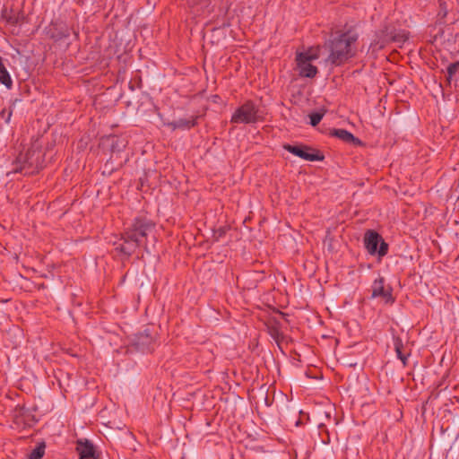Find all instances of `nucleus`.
Masks as SVG:
<instances>
[{
    "label": "nucleus",
    "mask_w": 459,
    "mask_h": 459,
    "mask_svg": "<svg viewBox=\"0 0 459 459\" xmlns=\"http://www.w3.org/2000/svg\"><path fill=\"white\" fill-rule=\"evenodd\" d=\"M123 240V243L117 247V250H118L121 254L126 256H130L131 255L135 253V251L139 247H142L140 246V244L137 243V240H134L131 238H127V236H126V233L124 234Z\"/></svg>",
    "instance_id": "obj_9"
},
{
    "label": "nucleus",
    "mask_w": 459,
    "mask_h": 459,
    "mask_svg": "<svg viewBox=\"0 0 459 459\" xmlns=\"http://www.w3.org/2000/svg\"><path fill=\"white\" fill-rule=\"evenodd\" d=\"M195 126L194 120L179 119L169 124V126L175 129H189Z\"/></svg>",
    "instance_id": "obj_14"
},
{
    "label": "nucleus",
    "mask_w": 459,
    "mask_h": 459,
    "mask_svg": "<svg viewBox=\"0 0 459 459\" xmlns=\"http://www.w3.org/2000/svg\"><path fill=\"white\" fill-rule=\"evenodd\" d=\"M283 148L293 155L305 160L316 161L322 160L324 159L318 152H312V149L307 146L285 144Z\"/></svg>",
    "instance_id": "obj_6"
},
{
    "label": "nucleus",
    "mask_w": 459,
    "mask_h": 459,
    "mask_svg": "<svg viewBox=\"0 0 459 459\" xmlns=\"http://www.w3.org/2000/svg\"><path fill=\"white\" fill-rule=\"evenodd\" d=\"M384 283L385 281L382 277H379L374 281L372 284V297H381L385 301H389L392 299L391 290L389 288H385Z\"/></svg>",
    "instance_id": "obj_8"
},
{
    "label": "nucleus",
    "mask_w": 459,
    "mask_h": 459,
    "mask_svg": "<svg viewBox=\"0 0 459 459\" xmlns=\"http://www.w3.org/2000/svg\"><path fill=\"white\" fill-rule=\"evenodd\" d=\"M126 144L127 142L125 139L114 137L111 145V150L112 152H121L126 148Z\"/></svg>",
    "instance_id": "obj_16"
},
{
    "label": "nucleus",
    "mask_w": 459,
    "mask_h": 459,
    "mask_svg": "<svg viewBox=\"0 0 459 459\" xmlns=\"http://www.w3.org/2000/svg\"><path fill=\"white\" fill-rule=\"evenodd\" d=\"M194 12L198 14L200 13V9L196 7V10H195Z\"/></svg>",
    "instance_id": "obj_22"
},
{
    "label": "nucleus",
    "mask_w": 459,
    "mask_h": 459,
    "mask_svg": "<svg viewBox=\"0 0 459 459\" xmlns=\"http://www.w3.org/2000/svg\"><path fill=\"white\" fill-rule=\"evenodd\" d=\"M154 228L155 224L151 220L144 217H137L125 232L127 238L137 240V243L143 247L146 242L148 234L151 233Z\"/></svg>",
    "instance_id": "obj_3"
},
{
    "label": "nucleus",
    "mask_w": 459,
    "mask_h": 459,
    "mask_svg": "<svg viewBox=\"0 0 459 459\" xmlns=\"http://www.w3.org/2000/svg\"><path fill=\"white\" fill-rule=\"evenodd\" d=\"M448 82H455V85L459 84V61L450 64L447 67Z\"/></svg>",
    "instance_id": "obj_11"
},
{
    "label": "nucleus",
    "mask_w": 459,
    "mask_h": 459,
    "mask_svg": "<svg viewBox=\"0 0 459 459\" xmlns=\"http://www.w3.org/2000/svg\"><path fill=\"white\" fill-rule=\"evenodd\" d=\"M324 115L323 114H320V113H313L309 116L310 117V124L313 126H317L320 121L322 120Z\"/></svg>",
    "instance_id": "obj_18"
},
{
    "label": "nucleus",
    "mask_w": 459,
    "mask_h": 459,
    "mask_svg": "<svg viewBox=\"0 0 459 459\" xmlns=\"http://www.w3.org/2000/svg\"><path fill=\"white\" fill-rule=\"evenodd\" d=\"M358 35L345 32L329 40L325 47L329 50L327 61L333 65H341L352 58L357 52Z\"/></svg>",
    "instance_id": "obj_1"
},
{
    "label": "nucleus",
    "mask_w": 459,
    "mask_h": 459,
    "mask_svg": "<svg viewBox=\"0 0 459 459\" xmlns=\"http://www.w3.org/2000/svg\"><path fill=\"white\" fill-rule=\"evenodd\" d=\"M320 48L310 47L305 51L296 53V64L299 74L301 77L314 78L318 70L316 66L312 65V62L319 58Z\"/></svg>",
    "instance_id": "obj_2"
},
{
    "label": "nucleus",
    "mask_w": 459,
    "mask_h": 459,
    "mask_svg": "<svg viewBox=\"0 0 459 459\" xmlns=\"http://www.w3.org/2000/svg\"><path fill=\"white\" fill-rule=\"evenodd\" d=\"M258 120V108L251 100L238 107L232 114L230 122L233 124H253Z\"/></svg>",
    "instance_id": "obj_4"
},
{
    "label": "nucleus",
    "mask_w": 459,
    "mask_h": 459,
    "mask_svg": "<svg viewBox=\"0 0 459 459\" xmlns=\"http://www.w3.org/2000/svg\"><path fill=\"white\" fill-rule=\"evenodd\" d=\"M80 459H96L93 445L88 440L78 441L76 447Z\"/></svg>",
    "instance_id": "obj_10"
},
{
    "label": "nucleus",
    "mask_w": 459,
    "mask_h": 459,
    "mask_svg": "<svg viewBox=\"0 0 459 459\" xmlns=\"http://www.w3.org/2000/svg\"><path fill=\"white\" fill-rule=\"evenodd\" d=\"M34 162L32 160V156L30 152H27L25 154L21 153L15 161L13 162V169H12V173H23L25 175L33 173Z\"/></svg>",
    "instance_id": "obj_7"
},
{
    "label": "nucleus",
    "mask_w": 459,
    "mask_h": 459,
    "mask_svg": "<svg viewBox=\"0 0 459 459\" xmlns=\"http://www.w3.org/2000/svg\"><path fill=\"white\" fill-rule=\"evenodd\" d=\"M365 247L370 255L377 253L380 256H384L387 253V244L385 243L378 233L368 230L364 237Z\"/></svg>",
    "instance_id": "obj_5"
},
{
    "label": "nucleus",
    "mask_w": 459,
    "mask_h": 459,
    "mask_svg": "<svg viewBox=\"0 0 459 459\" xmlns=\"http://www.w3.org/2000/svg\"><path fill=\"white\" fill-rule=\"evenodd\" d=\"M15 423L18 425L20 424V416L19 415L15 416Z\"/></svg>",
    "instance_id": "obj_21"
},
{
    "label": "nucleus",
    "mask_w": 459,
    "mask_h": 459,
    "mask_svg": "<svg viewBox=\"0 0 459 459\" xmlns=\"http://www.w3.org/2000/svg\"><path fill=\"white\" fill-rule=\"evenodd\" d=\"M44 446H37L35 449L31 451L29 455V459H41L44 455Z\"/></svg>",
    "instance_id": "obj_17"
},
{
    "label": "nucleus",
    "mask_w": 459,
    "mask_h": 459,
    "mask_svg": "<svg viewBox=\"0 0 459 459\" xmlns=\"http://www.w3.org/2000/svg\"><path fill=\"white\" fill-rule=\"evenodd\" d=\"M188 4L192 7V8H195V3L194 0H188Z\"/></svg>",
    "instance_id": "obj_20"
},
{
    "label": "nucleus",
    "mask_w": 459,
    "mask_h": 459,
    "mask_svg": "<svg viewBox=\"0 0 459 459\" xmlns=\"http://www.w3.org/2000/svg\"><path fill=\"white\" fill-rule=\"evenodd\" d=\"M12 115H13V110H5V109H3L1 112H0V117L2 118H4L5 120L6 123H9L10 122V119L12 117Z\"/></svg>",
    "instance_id": "obj_19"
},
{
    "label": "nucleus",
    "mask_w": 459,
    "mask_h": 459,
    "mask_svg": "<svg viewBox=\"0 0 459 459\" xmlns=\"http://www.w3.org/2000/svg\"><path fill=\"white\" fill-rule=\"evenodd\" d=\"M332 134L345 143H354L358 141L351 133L345 129H335Z\"/></svg>",
    "instance_id": "obj_13"
},
{
    "label": "nucleus",
    "mask_w": 459,
    "mask_h": 459,
    "mask_svg": "<svg viewBox=\"0 0 459 459\" xmlns=\"http://www.w3.org/2000/svg\"><path fill=\"white\" fill-rule=\"evenodd\" d=\"M394 350L397 354V357L403 361V365L405 366L408 356L406 354H403L402 351L403 346L402 340L400 338H395L394 340Z\"/></svg>",
    "instance_id": "obj_15"
},
{
    "label": "nucleus",
    "mask_w": 459,
    "mask_h": 459,
    "mask_svg": "<svg viewBox=\"0 0 459 459\" xmlns=\"http://www.w3.org/2000/svg\"><path fill=\"white\" fill-rule=\"evenodd\" d=\"M0 82L6 88L10 89L13 86V80L10 76L9 72L4 65L2 58L0 57Z\"/></svg>",
    "instance_id": "obj_12"
}]
</instances>
